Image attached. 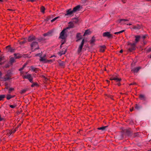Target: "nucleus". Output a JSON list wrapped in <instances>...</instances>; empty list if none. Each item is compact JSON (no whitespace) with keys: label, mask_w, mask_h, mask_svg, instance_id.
I'll list each match as a JSON object with an SVG mask.
<instances>
[{"label":"nucleus","mask_w":151,"mask_h":151,"mask_svg":"<svg viewBox=\"0 0 151 151\" xmlns=\"http://www.w3.org/2000/svg\"><path fill=\"white\" fill-rule=\"evenodd\" d=\"M12 73L10 71L7 72V73L5 75V76L3 78V81H6L11 79Z\"/></svg>","instance_id":"f257e3e1"},{"label":"nucleus","mask_w":151,"mask_h":151,"mask_svg":"<svg viewBox=\"0 0 151 151\" xmlns=\"http://www.w3.org/2000/svg\"><path fill=\"white\" fill-rule=\"evenodd\" d=\"M31 46L32 51H34L39 48L38 43L37 42H33L31 44Z\"/></svg>","instance_id":"f03ea898"},{"label":"nucleus","mask_w":151,"mask_h":151,"mask_svg":"<svg viewBox=\"0 0 151 151\" xmlns=\"http://www.w3.org/2000/svg\"><path fill=\"white\" fill-rule=\"evenodd\" d=\"M66 31V30L65 29H63L60 34L59 38L63 40V41L67 37Z\"/></svg>","instance_id":"7ed1b4c3"},{"label":"nucleus","mask_w":151,"mask_h":151,"mask_svg":"<svg viewBox=\"0 0 151 151\" xmlns=\"http://www.w3.org/2000/svg\"><path fill=\"white\" fill-rule=\"evenodd\" d=\"M22 77L24 79H28L31 83L33 82V78H32L31 75V74H28L27 75H22Z\"/></svg>","instance_id":"20e7f679"},{"label":"nucleus","mask_w":151,"mask_h":151,"mask_svg":"<svg viewBox=\"0 0 151 151\" xmlns=\"http://www.w3.org/2000/svg\"><path fill=\"white\" fill-rule=\"evenodd\" d=\"M128 45L130 46V47L128 49V50L130 52H132L133 50H134L136 49L135 46L136 45V43H129Z\"/></svg>","instance_id":"39448f33"},{"label":"nucleus","mask_w":151,"mask_h":151,"mask_svg":"<svg viewBox=\"0 0 151 151\" xmlns=\"http://www.w3.org/2000/svg\"><path fill=\"white\" fill-rule=\"evenodd\" d=\"M84 40L83 39L82 40V41L81 43V44L79 46L78 48V49L77 52L78 54H79L81 52L82 49L83 47V46L84 42Z\"/></svg>","instance_id":"423d86ee"},{"label":"nucleus","mask_w":151,"mask_h":151,"mask_svg":"<svg viewBox=\"0 0 151 151\" xmlns=\"http://www.w3.org/2000/svg\"><path fill=\"white\" fill-rule=\"evenodd\" d=\"M84 40L83 39L82 40V41L81 43V44L79 46L78 48V49L77 52L78 54H79L81 52L82 49L83 47V46L84 42Z\"/></svg>","instance_id":"0eeeda50"},{"label":"nucleus","mask_w":151,"mask_h":151,"mask_svg":"<svg viewBox=\"0 0 151 151\" xmlns=\"http://www.w3.org/2000/svg\"><path fill=\"white\" fill-rule=\"evenodd\" d=\"M102 35L104 37H107L108 38H112L113 36L109 32H106L103 34Z\"/></svg>","instance_id":"6e6552de"},{"label":"nucleus","mask_w":151,"mask_h":151,"mask_svg":"<svg viewBox=\"0 0 151 151\" xmlns=\"http://www.w3.org/2000/svg\"><path fill=\"white\" fill-rule=\"evenodd\" d=\"M111 80H114L116 82H120L122 80L121 78H118L116 76H113L110 78Z\"/></svg>","instance_id":"1a4fd4ad"},{"label":"nucleus","mask_w":151,"mask_h":151,"mask_svg":"<svg viewBox=\"0 0 151 151\" xmlns=\"http://www.w3.org/2000/svg\"><path fill=\"white\" fill-rule=\"evenodd\" d=\"M6 50L7 52H14V49L12 48L10 45H8L6 47Z\"/></svg>","instance_id":"9d476101"},{"label":"nucleus","mask_w":151,"mask_h":151,"mask_svg":"<svg viewBox=\"0 0 151 151\" xmlns=\"http://www.w3.org/2000/svg\"><path fill=\"white\" fill-rule=\"evenodd\" d=\"M66 13L65 14V16H67L68 15H72L74 12L73 10H71V9H70L66 11Z\"/></svg>","instance_id":"9b49d317"},{"label":"nucleus","mask_w":151,"mask_h":151,"mask_svg":"<svg viewBox=\"0 0 151 151\" xmlns=\"http://www.w3.org/2000/svg\"><path fill=\"white\" fill-rule=\"evenodd\" d=\"M74 27V24L72 22H70L68 23V25L67 27L65 29L66 30L67 29L72 28Z\"/></svg>","instance_id":"f8f14e48"},{"label":"nucleus","mask_w":151,"mask_h":151,"mask_svg":"<svg viewBox=\"0 0 151 151\" xmlns=\"http://www.w3.org/2000/svg\"><path fill=\"white\" fill-rule=\"evenodd\" d=\"M141 69V67H136L134 68L133 69L131 70V71L134 73H137L139 70Z\"/></svg>","instance_id":"ddd939ff"},{"label":"nucleus","mask_w":151,"mask_h":151,"mask_svg":"<svg viewBox=\"0 0 151 151\" xmlns=\"http://www.w3.org/2000/svg\"><path fill=\"white\" fill-rule=\"evenodd\" d=\"M80 8V6L79 5H78L74 7L73 9V11L74 13L76 12L77 11H79Z\"/></svg>","instance_id":"4468645a"},{"label":"nucleus","mask_w":151,"mask_h":151,"mask_svg":"<svg viewBox=\"0 0 151 151\" xmlns=\"http://www.w3.org/2000/svg\"><path fill=\"white\" fill-rule=\"evenodd\" d=\"M132 27V29H139L141 28V26L137 24L136 25H133Z\"/></svg>","instance_id":"2eb2a0df"},{"label":"nucleus","mask_w":151,"mask_h":151,"mask_svg":"<svg viewBox=\"0 0 151 151\" xmlns=\"http://www.w3.org/2000/svg\"><path fill=\"white\" fill-rule=\"evenodd\" d=\"M76 38L78 39L76 41V42H78L79 40H81V33H77Z\"/></svg>","instance_id":"dca6fc26"},{"label":"nucleus","mask_w":151,"mask_h":151,"mask_svg":"<svg viewBox=\"0 0 151 151\" xmlns=\"http://www.w3.org/2000/svg\"><path fill=\"white\" fill-rule=\"evenodd\" d=\"M139 98L140 100L145 101L146 100V98L145 95L142 94L139 95Z\"/></svg>","instance_id":"f3484780"},{"label":"nucleus","mask_w":151,"mask_h":151,"mask_svg":"<svg viewBox=\"0 0 151 151\" xmlns=\"http://www.w3.org/2000/svg\"><path fill=\"white\" fill-rule=\"evenodd\" d=\"M35 39V37L33 36H31L28 37V40L29 42H32Z\"/></svg>","instance_id":"a211bd4d"},{"label":"nucleus","mask_w":151,"mask_h":151,"mask_svg":"<svg viewBox=\"0 0 151 151\" xmlns=\"http://www.w3.org/2000/svg\"><path fill=\"white\" fill-rule=\"evenodd\" d=\"M135 42L134 43H136V44L139 41L140 37L139 35H136L135 36Z\"/></svg>","instance_id":"6ab92c4d"},{"label":"nucleus","mask_w":151,"mask_h":151,"mask_svg":"<svg viewBox=\"0 0 151 151\" xmlns=\"http://www.w3.org/2000/svg\"><path fill=\"white\" fill-rule=\"evenodd\" d=\"M14 55L16 59L19 58L21 57V55L19 53H14Z\"/></svg>","instance_id":"aec40b11"},{"label":"nucleus","mask_w":151,"mask_h":151,"mask_svg":"<svg viewBox=\"0 0 151 151\" xmlns=\"http://www.w3.org/2000/svg\"><path fill=\"white\" fill-rule=\"evenodd\" d=\"M66 51V50H65V51H61L59 52L58 54L60 55V56H61L65 54Z\"/></svg>","instance_id":"412c9836"},{"label":"nucleus","mask_w":151,"mask_h":151,"mask_svg":"<svg viewBox=\"0 0 151 151\" xmlns=\"http://www.w3.org/2000/svg\"><path fill=\"white\" fill-rule=\"evenodd\" d=\"M106 46L104 45L101 47L100 49V51L101 52H103L104 51Z\"/></svg>","instance_id":"4be33fe9"},{"label":"nucleus","mask_w":151,"mask_h":151,"mask_svg":"<svg viewBox=\"0 0 151 151\" xmlns=\"http://www.w3.org/2000/svg\"><path fill=\"white\" fill-rule=\"evenodd\" d=\"M129 20L127 19H121L118 20V22L119 23H120L122 21L126 22L128 21Z\"/></svg>","instance_id":"5701e85b"},{"label":"nucleus","mask_w":151,"mask_h":151,"mask_svg":"<svg viewBox=\"0 0 151 151\" xmlns=\"http://www.w3.org/2000/svg\"><path fill=\"white\" fill-rule=\"evenodd\" d=\"M90 33V31L89 30H87L85 31L83 35L85 36L88 35H89Z\"/></svg>","instance_id":"b1692460"},{"label":"nucleus","mask_w":151,"mask_h":151,"mask_svg":"<svg viewBox=\"0 0 151 151\" xmlns=\"http://www.w3.org/2000/svg\"><path fill=\"white\" fill-rule=\"evenodd\" d=\"M58 63L60 66H63L64 65V63L63 61H61L60 60L58 61Z\"/></svg>","instance_id":"393cba45"},{"label":"nucleus","mask_w":151,"mask_h":151,"mask_svg":"<svg viewBox=\"0 0 151 151\" xmlns=\"http://www.w3.org/2000/svg\"><path fill=\"white\" fill-rule=\"evenodd\" d=\"M141 107L139 105V104H136L135 106L134 107V109H136L138 110L140 109Z\"/></svg>","instance_id":"a878e982"},{"label":"nucleus","mask_w":151,"mask_h":151,"mask_svg":"<svg viewBox=\"0 0 151 151\" xmlns=\"http://www.w3.org/2000/svg\"><path fill=\"white\" fill-rule=\"evenodd\" d=\"M107 127V126L103 127H102L98 128V129L100 130H101L102 131H104L105 130V128Z\"/></svg>","instance_id":"bb28decb"},{"label":"nucleus","mask_w":151,"mask_h":151,"mask_svg":"<svg viewBox=\"0 0 151 151\" xmlns=\"http://www.w3.org/2000/svg\"><path fill=\"white\" fill-rule=\"evenodd\" d=\"M13 96L11 95L10 94L7 95L6 96V99L8 100H9L11 98H13Z\"/></svg>","instance_id":"cd10ccee"},{"label":"nucleus","mask_w":151,"mask_h":151,"mask_svg":"<svg viewBox=\"0 0 151 151\" xmlns=\"http://www.w3.org/2000/svg\"><path fill=\"white\" fill-rule=\"evenodd\" d=\"M45 7L43 6H42L41 7V12L44 13L45 11Z\"/></svg>","instance_id":"c85d7f7f"},{"label":"nucleus","mask_w":151,"mask_h":151,"mask_svg":"<svg viewBox=\"0 0 151 151\" xmlns=\"http://www.w3.org/2000/svg\"><path fill=\"white\" fill-rule=\"evenodd\" d=\"M95 41V37L94 36L92 37L91 39V40L90 41V43L92 44Z\"/></svg>","instance_id":"c756f323"},{"label":"nucleus","mask_w":151,"mask_h":151,"mask_svg":"<svg viewBox=\"0 0 151 151\" xmlns=\"http://www.w3.org/2000/svg\"><path fill=\"white\" fill-rule=\"evenodd\" d=\"M14 61L15 59L14 58L12 57L10 58V62L11 63H12Z\"/></svg>","instance_id":"7c9ffc66"},{"label":"nucleus","mask_w":151,"mask_h":151,"mask_svg":"<svg viewBox=\"0 0 151 151\" xmlns=\"http://www.w3.org/2000/svg\"><path fill=\"white\" fill-rule=\"evenodd\" d=\"M5 96L4 95H0V101H1L5 98Z\"/></svg>","instance_id":"2f4dec72"},{"label":"nucleus","mask_w":151,"mask_h":151,"mask_svg":"<svg viewBox=\"0 0 151 151\" xmlns=\"http://www.w3.org/2000/svg\"><path fill=\"white\" fill-rule=\"evenodd\" d=\"M124 31H125V30H122L121 31L119 32H115L114 34L115 35H118V34L122 33Z\"/></svg>","instance_id":"473e14b6"},{"label":"nucleus","mask_w":151,"mask_h":151,"mask_svg":"<svg viewBox=\"0 0 151 151\" xmlns=\"http://www.w3.org/2000/svg\"><path fill=\"white\" fill-rule=\"evenodd\" d=\"M27 91V90L26 89H23L21 91L20 93L21 94L24 93L26 91Z\"/></svg>","instance_id":"72a5a7b5"},{"label":"nucleus","mask_w":151,"mask_h":151,"mask_svg":"<svg viewBox=\"0 0 151 151\" xmlns=\"http://www.w3.org/2000/svg\"><path fill=\"white\" fill-rule=\"evenodd\" d=\"M26 65V64H24L23 65V67L22 68H19V70L20 71H22L24 69V68L25 67Z\"/></svg>","instance_id":"f704fd0d"},{"label":"nucleus","mask_w":151,"mask_h":151,"mask_svg":"<svg viewBox=\"0 0 151 151\" xmlns=\"http://www.w3.org/2000/svg\"><path fill=\"white\" fill-rule=\"evenodd\" d=\"M14 88H10L9 90V93H11L12 91L14 90Z\"/></svg>","instance_id":"c9c22d12"},{"label":"nucleus","mask_w":151,"mask_h":151,"mask_svg":"<svg viewBox=\"0 0 151 151\" xmlns=\"http://www.w3.org/2000/svg\"><path fill=\"white\" fill-rule=\"evenodd\" d=\"M5 85L6 86V88H5L6 89H8L9 88L8 87V84L7 82H6L5 83Z\"/></svg>","instance_id":"e433bc0d"},{"label":"nucleus","mask_w":151,"mask_h":151,"mask_svg":"<svg viewBox=\"0 0 151 151\" xmlns=\"http://www.w3.org/2000/svg\"><path fill=\"white\" fill-rule=\"evenodd\" d=\"M9 106L11 108H14V107H15L16 106V105L15 104L14 105H12V104H10L9 105Z\"/></svg>","instance_id":"4c0bfd02"},{"label":"nucleus","mask_w":151,"mask_h":151,"mask_svg":"<svg viewBox=\"0 0 151 151\" xmlns=\"http://www.w3.org/2000/svg\"><path fill=\"white\" fill-rule=\"evenodd\" d=\"M58 18H59L58 17L55 18H54L53 19L51 20V22H53L56 19H57Z\"/></svg>","instance_id":"58836bf2"},{"label":"nucleus","mask_w":151,"mask_h":151,"mask_svg":"<svg viewBox=\"0 0 151 151\" xmlns=\"http://www.w3.org/2000/svg\"><path fill=\"white\" fill-rule=\"evenodd\" d=\"M50 34V33L49 32H47V33L44 34H43V36H46Z\"/></svg>","instance_id":"ea45409f"},{"label":"nucleus","mask_w":151,"mask_h":151,"mask_svg":"<svg viewBox=\"0 0 151 151\" xmlns=\"http://www.w3.org/2000/svg\"><path fill=\"white\" fill-rule=\"evenodd\" d=\"M62 43H61V44L60 46V48H62V45L65 43V40H64V41H63V40H62Z\"/></svg>","instance_id":"a19ab883"},{"label":"nucleus","mask_w":151,"mask_h":151,"mask_svg":"<svg viewBox=\"0 0 151 151\" xmlns=\"http://www.w3.org/2000/svg\"><path fill=\"white\" fill-rule=\"evenodd\" d=\"M40 61H43L45 60V59L44 58L41 57V56L40 57Z\"/></svg>","instance_id":"79ce46f5"},{"label":"nucleus","mask_w":151,"mask_h":151,"mask_svg":"<svg viewBox=\"0 0 151 151\" xmlns=\"http://www.w3.org/2000/svg\"><path fill=\"white\" fill-rule=\"evenodd\" d=\"M4 118L1 117V115L0 114V121H4Z\"/></svg>","instance_id":"37998d69"},{"label":"nucleus","mask_w":151,"mask_h":151,"mask_svg":"<svg viewBox=\"0 0 151 151\" xmlns=\"http://www.w3.org/2000/svg\"><path fill=\"white\" fill-rule=\"evenodd\" d=\"M16 131V129H14V130L13 131H11L10 132V135H11V134H12V133H14Z\"/></svg>","instance_id":"c03bdc74"},{"label":"nucleus","mask_w":151,"mask_h":151,"mask_svg":"<svg viewBox=\"0 0 151 151\" xmlns=\"http://www.w3.org/2000/svg\"><path fill=\"white\" fill-rule=\"evenodd\" d=\"M32 70H33V71H35L36 70V68L33 66H31V67Z\"/></svg>","instance_id":"a18cd8bd"},{"label":"nucleus","mask_w":151,"mask_h":151,"mask_svg":"<svg viewBox=\"0 0 151 151\" xmlns=\"http://www.w3.org/2000/svg\"><path fill=\"white\" fill-rule=\"evenodd\" d=\"M136 84V83H131L129 84V86L134 85H135Z\"/></svg>","instance_id":"49530a36"},{"label":"nucleus","mask_w":151,"mask_h":151,"mask_svg":"<svg viewBox=\"0 0 151 151\" xmlns=\"http://www.w3.org/2000/svg\"><path fill=\"white\" fill-rule=\"evenodd\" d=\"M40 56V57L41 56V54L40 53L37 54H36V55H35V56Z\"/></svg>","instance_id":"de8ad7c7"},{"label":"nucleus","mask_w":151,"mask_h":151,"mask_svg":"<svg viewBox=\"0 0 151 151\" xmlns=\"http://www.w3.org/2000/svg\"><path fill=\"white\" fill-rule=\"evenodd\" d=\"M20 74H21V75L22 76V75H24L23 74H24V72L23 71H20Z\"/></svg>","instance_id":"09e8293b"},{"label":"nucleus","mask_w":151,"mask_h":151,"mask_svg":"<svg viewBox=\"0 0 151 151\" xmlns=\"http://www.w3.org/2000/svg\"><path fill=\"white\" fill-rule=\"evenodd\" d=\"M4 58V57H0V62H1Z\"/></svg>","instance_id":"8fccbe9b"},{"label":"nucleus","mask_w":151,"mask_h":151,"mask_svg":"<svg viewBox=\"0 0 151 151\" xmlns=\"http://www.w3.org/2000/svg\"><path fill=\"white\" fill-rule=\"evenodd\" d=\"M36 85H37L36 83H33V84L32 85L31 87H34Z\"/></svg>","instance_id":"3c124183"},{"label":"nucleus","mask_w":151,"mask_h":151,"mask_svg":"<svg viewBox=\"0 0 151 151\" xmlns=\"http://www.w3.org/2000/svg\"><path fill=\"white\" fill-rule=\"evenodd\" d=\"M28 1H31L32 2H33L35 1L36 0H27Z\"/></svg>","instance_id":"603ef678"},{"label":"nucleus","mask_w":151,"mask_h":151,"mask_svg":"<svg viewBox=\"0 0 151 151\" xmlns=\"http://www.w3.org/2000/svg\"><path fill=\"white\" fill-rule=\"evenodd\" d=\"M49 17H48L47 18L45 19V20L47 21H48L49 20Z\"/></svg>","instance_id":"864d4df0"},{"label":"nucleus","mask_w":151,"mask_h":151,"mask_svg":"<svg viewBox=\"0 0 151 151\" xmlns=\"http://www.w3.org/2000/svg\"><path fill=\"white\" fill-rule=\"evenodd\" d=\"M134 110H135L134 109V108L133 107L132 108V109H130V111H133Z\"/></svg>","instance_id":"5fc2aeb1"},{"label":"nucleus","mask_w":151,"mask_h":151,"mask_svg":"<svg viewBox=\"0 0 151 151\" xmlns=\"http://www.w3.org/2000/svg\"><path fill=\"white\" fill-rule=\"evenodd\" d=\"M117 85L118 86H120L121 85V83H118L117 84Z\"/></svg>","instance_id":"6e6d98bb"},{"label":"nucleus","mask_w":151,"mask_h":151,"mask_svg":"<svg viewBox=\"0 0 151 151\" xmlns=\"http://www.w3.org/2000/svg\"><path fill=\"white\" fill-rule=\"evenodd\" d=\"M127 0H122V1L124 3H125L126 1Z\"/></svg>","instance_id":"4d7b16f0"},{"label":"nucleus","mask_w":151,"mask_h":151,"mask_svg":"<svg viewBox=\"0 0 151 151\" xmlns=\"http://www.w3.org/2000/svg\"><path fill=\"white\" fill-rule=\"evenodd\" d=\"M123 52V50H121L119 52L121 53H122Z\"/></svg>","instance_id":"13d9d810"},{"label":"nucleus","mask_w":151,"mask_h":151,"mask_svg":"<svg viewBox=\"0 0 151 151\" xmlns=\"http://www.w3.org/2000/svg\"><path fill=\"white\" fill-rule=\"evenodd\" d=\"M25 42H20V43H21V44H23Z\"/></svg>","instance_id":"bf43d9fd"},{"label":"nucleus","mask_w":151,"mask_h":151,"mask_svg":"<svg viewBox=\"0 0 151 151\" xmlns=\"http://www.w3.org/2000/svg\"><path fill=\"white\" fill-rule=\"evenodd\" d=\"M142 38L143 39H144L146 38V37L145 36H143Z\"/></svg>","instance_id":"052dcab7"},{"label":"nucleus","mask_w":151,"mask_h":151,"mask_svg":"<svg viewBox=\"0 0 151 151\" xmlns=\"http://www.w3.org/2000/svg\"><path fill=\"white\" fill-rule=\"evenodd\" d=\"M127 25H132V23H129V24H127Z\"/></svg>","instance_id":"680f3d73"},{"label":"nucleus","mask_w":151,"mask_h":151,"mask_svg":"<svg viewBox=\"0 0 151 151\" xmlns=\"http://www.w3.org/2000/svg\"><path fill=\"white\" fill-rule=\"evenodd\" d=\"M151 51V49L150 48H149V51L150 52V51Z\"/></svg>","instance_id":"e2e57ef3"},{"label":"nucleus","mask_w":151,"mask_h":151,"mask_svg":"<svg viewBox=\"0 0 151 151\" xmlns=\"http://www.w3.org/2000/svg\"><path fill=\"white\" fill-rule=\"evenodd\" d=\"M109 97H110V98L111 99H112V97L111 96H110Z\"/></svg>","instance_id":"0e129e2a"},{"label":"nucleus","mask_w":151,"mask_h":151,"mask_svg":"<svg viewBox=\"0 0 151 151\" xmlns=\"http://www.w3.org/2000/svg\"><path fill=\"white\" fill-rule=\"evenodd\" d=\"M3 64L2 63H0V65H1Z\"/></svg>","instance_id":"69168bd1"},{"label":"nucleus","mask_w":151,"mask_h":151,"mask_svg":"<svg viewBox=\"0 0 151 151\" xmlns=\"http://www.w3.org/2000/svg\"><path fill=\"white\" fill-rule=\"evenodd\" d=\"M3 0H0V1L2 2L3 1Z\"/></svg>","instance_id":"338daca9"},{"label":"nucleus","mask_w":151,"mask_h":151,"mask_svg":"<svg viewBox=\"0 0 151 151\" xmlns=\"http://www.w3.org/2000/svg\"><path fill=\"white\" fill-rule=\"evenodd\" d=\"M150 58H151V55H150Z\"/></svg>","instance_id":"774afa93"}]
</instances>
